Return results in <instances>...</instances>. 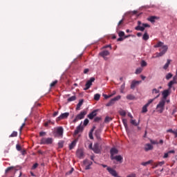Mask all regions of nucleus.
Here are the masks:
<instances>
[{
	"label": "nucleus",
	"mask_w": 177,
	"mask_h": 177,
	"mask_svg": "<svg viewBox=\"0 0 177 177\" xmlns=\"http://www.w3.org/2000/svg\"><path fill=\"white\" fill-rule=\"evenodd\" d=\"M37 167H38V163H35L33 165L32 169H35Z\"/></svg>",
	"instance_id": "obj_60"
},
{
	"label": "nucleus",
	"mask_w": 177,
	"mask_h": 177,
	"mask_svg": "<svg viewBox=\"0 0 177 177\" xmlns=\"http://www.w3.org/2000/svg\"><path fill=\"white\" fill-rule=\"evenodd\" d=\"M160 18L156 16H151L147 18V21H150L151 23H156V20H158Z\"/></svg>",
	"instance_id": "obj_16"
},
{
	"label": "nucleus",
	"mask_w": 177,
	"mask_h": 177,
	"mask_svg": "<svg viewBox=\"0 0 177 177\" xmlns=\"http://www.w3.org/2000/svg\"><path fill=\"white\" fill-rule=\"evenodd\" d=\"M169 64H171V59H167V63L163 66L165 70H167L168 67H169Z\"/></svg>",
	"instance_id": "obj_28"
},
{
	"label": "nucleus",
	"mask_w": 177,
	"mask_h": 177,
	"mask_svg": "<svg viewBox=\"0 0 177 177\" xmlns=\"http://www.w3.org/2000/svg\"><path fill=\"white\" fill-rule=\"evenodd\" d=\"M122 24H124V19H121L118 24V28H121L122 27Z\"/></svg>",
	"instance_id": "obj_32"
},
{
	"label": "nucleus",
	"mask_w": 177,
	"mask_h": 177,
	"mask_svg": "<svg viewBox=\"0 0 177 177\" xmlns=\"http://www.w3.org/2000/svg\"><path fill=\"white\" fill-rule=\"evenodd\" d=\"M131 124H132V125H135V127H138V124L136 123V120H131Z\"/></svg>",
	"instance_id": "obj_46"
},
{
	"label": "nucleus",
	"mask_w": 177,
	"mask_h": 177,
	"mask_svg": "<svg viewBox=\"0 0 177 177\" xmlns=\"http://www.w3.org/2000/svg\"><path fill=\"white\" fill-rule=\"evenodd\" d=\"M16 149H17V150H18V151H20L21 150V147L19 145H17Z\"/></svg>",
	"instance_id": "obj_58"
},
{
	"label": "nucleus",
	"mask_w": 177,
	"mask_h": 177,
	"mask_svg": "<svg viewBox=\"0 0 177 177\" xmlns=\"http://www.w3.org/2000/svg\"><path fill=\"white\" fill-rule=\"evenodd\" d=\"M109 55H110V52H109V50H104L100 53V55L104 57V59H106V56H109Z\"/></svg>",
	"instance_id": "obj_19"
},
{
	"label": "nucleus",
	"mask_w": 177,
	"mask_h": 177,
	"mask_svg": "<svg viewBox=\"0 0 177 177\" xmlns=\"http://www.w3.org/2000/svg\"><path fill=\"white\" fill-rule=\"evenodd\" d=\"M85 115H86V111H82L80 112V114H78L75 119L73 120V122L75 123L78 121H80V120H82L84 118H85Z\"/></svg>",
	"instance_id": "obj_5"
},
{
	"label": "nucleus",
	"mask_w": 177,
	"mask_h": 177,
	"mask_svg": "<svg viewBox=\"0 0 177 177\" xmlns=\"http://www.w3.org/2000/svg\"><path fill=\"white\" fill-rule=\"evenodd\" d=\"M122 122L126 131H128V120L127 119H122Z\"/></svg>",
	"instance_id": "obj_24"
},
{
	"label": "nucleus",
	"mask_w": 177,
	"mask_h": 177,
	"mask_svg": "<svg viewBox=\"0 0 177 177\" xmlns=\"http://www.w3.org/2000/svg\"><path fill=\"white\" fill-rule=\"evenodd\" d=\"M176 80H177V77H176V76H174V77H173V80H172V81L176 84Z\"/></svg>",
	"instance_id": "obj_64"
},
{
	"label": "nucleus",
	"mask_w": 177,
	"mask_h": 177,
	"mask_svg": "<svg viewBox=\"0 0 177 177\" xmlns=\"http://www.w3.org/2000/svg\"><path fill=\"white\" fill-rule=\"evenodd\" d=\"M167 132H169L170 133H175V131L172 130V129H169L167 130Z\"/></svg>",
	"instance_id": "obj_59"
},
{
	"label": "nucleus",
	"mask_w": 177,
	"mask_h": 177,
	"mask_svg": "<svg viewBox=\"0 0 177 177\" xmlns=\"http://www.w3.org/2000/svg\"><path fill=\"white\" fill-rule=\"evenodd\" d=\"M154 93L156 95H157L154 99H157L158 97H160V90H158L157 88H153L152 90V94L154 95Z\"/></svg>",
	"instance_id": "obj_20"
},
{
	"label": "nucleus",
	"mask_w": 177,
	"mask_h": 177,
	"mask_svg": "<svg viewBox=\"0 0 177 177\" xmlns=\"http://www.w3.org/2000/svg\"><path fill=\"white\" fill-rule=\"evenodd\" d=\"M169 95V90H165L162 92V96L164 99H167V97H168Z\"/></svg>",
	"instance_id": "obj_22"
},
{
	"label": "nucleus",
	"mask_w": 177,
	"mask_h": 177,
	"mask_svg": "<svg viewBox=\"0 0 177 177\" xmlns=\"http://www.w3.org/2000/svg\"><path fill=\"white\" fill-rule=\"evenodd\" d=\"M103 97H104V99H109L111 97V95H107L106 94H103Z\"/></svg>",
	"instance_id": "obj_57"
},
{
	"label": "nucleus",
	"mask_w": 177,
	"mask_h": 177,
	"mask_svg": "<svg viewBox=\"0 0 177 177\" xmlns=\"http://www.w3.org/2000/svg\"><path fill=\"white\" fill-rule=\"evenodd\" d=\"M88 149H90V150H93V144L92 143L89 144Z\"/></svg>",
	"instance_id": "obj_62"
},
{
	"label": "nucleus",
	"mask_w": 177,
	"mask_h": 177,
	"mask_svg": "<svg viewBox=\"0 0 177 177\" xmlns=\"http://www.w3.org/2000/svg\"><path fill=\"white\" fill-rule=\"evenodd\" d=\"M17 136V131H13L9 138H16Z\"/></svg>",
	"instance_id": "obj_39"
},
{
	"label": "nucleus",
	"mask_w": 177,
	"mask_h": 177,
	"mask_svg": "<svg viewBox=\"0 0 177 177\" xmlns=\"http://www.w3.org/2000/svg\"><path fill=\"white\" fill-rule=\"evenodd\" d=\"M96 115H97V111L94 110L88 115V118H89V120H93Z\"/></svg>",
	"instance_id": "obj_13"
},
{
	"label": "nucleus",
	"mask_w": 177,
	"mask_h": 177,
	"mask_svg": "<svg viewBox=\"0 0 177 177\" xmlns=\"http://www.w3.org/2000/svg\"><path fill=\"white\" fill-rule=\"evenodd\" d=\"M125 89V83H123L120 86L121 93H124V90Z\"/></svg>",
	"instance_id": "obj_35"
},
{
	"label": "nucleus",
	"mask_w": 177,
	"mask_h": 177,
	"mask_svg": "<svg viewBox=\"0 0 177 177\" xmlns=\"http://www.w3.org/2000/svg\"><path fill=\"white\" fill-rule=\"evenodd\" d=\"M120 114L122 115V117H125V115H127V112H125L124 110H122L120 111Z\"/></svg>",
	"instance_id": "obj_42"
},
{
	"label": "nucleus",
	"mask_w": 177,
	"mask_h": 177,
	"mask_svg": "<svg viewBox=\"0 0 177 177\" xmlns=\"http://www.w3.org/2000/svg\"><path fill=\"white\" fill-rule=\"evenodd\" d=\"M121 99V95H118L115 97L114 98L111 99L106 104V107H110L113 106L117 101L120 100Z\"/></svg>",
	"instance_id": "obj_6"
},
{
	"label": "nucleus",
	"mask_w": 177,
	"mask_h": 177,
	"mask_svg": "<svg viewBox=\"0 0 177 177\" xmlns=\"http://www.w3.org/2000/svg\"><path fill=\"white\" fill-rule=\"evenodd\" d=\"M15 167L12 166V167H9L6 169V174H8V172L12 171V169H14Z\"/></svg>",
	"instance_id": "obj_41"
},
{
	"label": "nucleus",
	"mask_w": 177,
	"mask_h": 177,
	"mask_svg": "<svg viewBox=\"0 0 177 177\" xmlns=\"http://www.w3.org/2000/svg\"><path fill=\"white\" fill-rule=\"evenodd\" d=\"M93 151H94L95 154H99V153H100V149H99V144H94V146L93 147Z\"/></svg>",
	"instance_id": "obj_14"
},
{
	"label": "nucleus",
	"mask_w": 177,
	"mask_h": 177,
	"mask_svg": "<svg viewBox=\"0 0 177 177\" xmlns=\"http://www.w3.org/2000/svg\"><path fill=\"white\" fill-rule=\"evenodd\" d=\"M153 162V160H148L147 162H142L141 163V165H143V167H146Z\"/></svg>",
	"instance_id": "obj_25"
},
{
	"label": "nucleus",
	"mask_w": 177,
	"mask_h": 177,
	"mask_svg": "<svg viewBox=\"0 0 177 177\" xmlns=\"http://www.w3.org/2000/svg\"><path fill=\"white\" fill-rule=\"evenodd\" d=\"M142 71H143V68H138L136 70V74H140V73H142Z\"/></svg>",
	"instance_id": "obj_37"
},
{
	"label": "nucleus",
	"mask_w": 177,
	"mask_h": 177,
	"mask_svg": "<svg viewBox=\"0 0 177 177\" xmlns=\"http://www.w3.org/2000/svg\"><path fill=\"white\" fill-rule=\"evenodd\" d=\"M77 145V140H73L69 145V150H73L75 145Z\"/></svg>",
	"instance_id": "obj_23"
},
{
	"label": "nucleus",
	"mask_w": 177,
	"mask_h": 177,
	"mask_svg": "<svg viewBox=\"0 0 177 177\" xmlns=\"http://www.w3.org/2000/svg\"><path fill=\"white\" fill-rule=\"evenodd\" d=\"M76 100H77V97L75 95H73L68 98V102H74Z\"/></svg>",
	"instance_id": "obj_31"
},
{
	"label": "nucleus",
	"mask_w": 177,
	"mask_h": 177,
	"mask_svg": "<svg viewBox=\"0 0 177 177\" xmlns=\"http://www.w3.org/2000/svg\"><path fill=\"white\" fill-rule=\"evenodd\" d=\"M64 129L62 127H59L56 129L55 133L57 138H63Z\"/></svg>",
	"instance_id": "obj_8"
},
{
	"label": "nucleus",
	"mask_w": 177,
	"mask_h": 177,
	"mask_svg": "<svg viewBox=\"0 0 177 177\" xmlns=\"http://www.w3.org/2000/svg\"><path fill=\"white\" fill-rule=\"evenodd\" d=\"M64 145V141H59L58 142V147H59V149L63 148Z\"/></svg>",
	"instance_id": "obj_33"
},
{
	"label": "nucleus",
	"mask_w": 177,
	"mask_h": 177,
	"mask_svg": "<svg viewBox=\"0 0 177 177\" xmlns=\"http://www.w3.org/2000/svg\"><path fill=\"white\" fill-rule=\"evenodd\" d=\"M171 78H172V75L171 73H168L166 75V80H171Z\"/></svg>",
	"instance_id": "obj_52"
},
{
	"label": "nucleus",
	"mask_w": 177,
	"mask_h": 177,
	"mask_svg": "<svg viewBox=\"0 0 177 177\" xmlns=\"http://www.w3.org/2000/svg\"><path fill=\"white\" fill-rule=\"evenodd\" d=\"M165 164V161L158 162L156 163V167H162Z\"/></svg>",
	"instance_id": "obj_30"
},
{
	"label": "nucleus",
	"mask_w": 177,
	"mask_h": 177,
	"mask_svg": "<svg viewBox=\"0 0 177 177\" xmlns=\"http://www.w3.org/2000/svg\"><path fill=\"white\" fill-rule=\"evenodd\" d=\"M150 25L148 24H142V21H138V26L135 28L136 31H145V28H149Z\"/></svg>",
	"instance_id": "obj_2"
},
{
	"label": "nucleus",
	"mask_w": 177,
	"mask_h": 177,
	"mask_svg": "<svg viewBox=\"0 0 177 177\" xmlns=\"http://www.w3.org/2000/svg\"><path fill=\"white\" fill-rule=\"evenodd\" d=\"M111 160H116V161H118V162H122V156H121V155H118L116 156H113L111 158Z\"/></svg>",
	"instance_id": "obj_17"
},
{
	"label": "nucleus",
	"mask_w": 177,
	"mask_h": 177,
	"mask_svg": "<svg viewBox=\"0 0 177 177\" xmlns=\"http://www.w3.org/2000/svg\"><path fill=\"white\" fill-rule=\"evenodd\" d=\"M88 136H89V138L90 139H93V133H92V132H89V133H88Z\"/></svg>",
	"instance_id": "obj_56"
},
{
	"label": "nucleus",
	"mask_w": 177,
	"mask_h": 177,
	"mask_svg": "<svg viewBox=\"0 0 177 177\" xmlns=\"http://www.w3.org/2000/svg\"><path fill=\"white\" fill-rule=\"evenodd\" d=\"M100 133H102V130L100 129H97L95 131V137L97 139V140H101Z\"/></svg>",
	"instance_id": "obj_18"
},
{
	"label": "nucleus",
	"mask_w": 177,
	"mask_h": 177,
	"mask_svg": "<svg viewBox=\"0 0 177 177\" xmlns=\"http://www.w3.org/2000/svg\"><path fill=\"white\" fill-rule=\"evenodd\" d=\"M164 107H165V100H161L156 106L158 111L162 113L164 111Z\"/></svg>",
	"instance_id": "obj_3"
},
{
	"label": "nucleus",
	"mask_w": 177,
	"mask_h": 177,
	"mask_svg": "<svg viewBox=\"0 0 177 177\" xmlns=\"http://www.w3.org/2000/svg\"><path fill=\"white\" fill-rule=\"evenodd\" d=\"M110 153H111V158H113V157H114L115 154H118V149H117L116 148H111L110 150Z\"/></svg>",
	"instance_id": "obj_15"
},
{
	"label": "nucleus",
	"mask_w": 177,
	"mask_h": 177,
	"mask_svg": "<svg viewBox=\"0 0 177 177\" xmlns=\"http://www.w3.org/2000/svg\"><path fill=\"white\" fill-rule=\"evenodd\" d=\"M127 99H128L129 100H133V99H135V97L132 95H129L127 96Z\"/></svg>",
	"instance_id": "obj_43"
},
{
	"label": "nucleus",
	"mask_w": 177,
	"mask_h": 177,
	"mask_svg": "<svg viewBox=\"0 0 177 177\" xmlns=\"http://www.w3.org/2000/svg\"><path fill=\"white\" fill-rule=\"evenodd\" d=\"M153 48H159L160 53H156L152 57V59H157V57H161L167 53L168 50V46L164 45V43L162 41H158L156 45L153 46Z\"/></svg>",
	"instance_id": "obj_1"
},
{
	"label": "nucleus",
	"mask_w": 177,
	"mask_h": 177,
	"mask_svg": "<svg viewBox=\"0 0 177 177\" xmlns=\"http://www.w3.org/2000/svg\"><path fill=\"white\" fill-rule=\"evenodd\" d=\"M45 135H46V132L41 131V132L39 133V136H45Z\"/></svg>",
	"instance_id": "obj_61"
},
{
	"label": "nucleus",
	"mask_w": 177,
	"mask_h": 177,
	"mask_svg": "<svg viewBox=\"0 0 177 177\" xmlns=\"http://www.w3.org/2000/svg\"><path fill=\"white\" fill-rule=\"evenodd\" d=\"M149 38H150V36H149V34H147V32H145V33L142 36V39L144 41H147Z\"/></svg>",
	"instance_id": "obj_29"
},
{
	"label": "nucleus",
	"mask_w": 177,
	"mask_h": 177,
	"mask_svg": "<svg viewBox=\"0 0 177 177\" xmlns=\"http://www.w3.org/2000/svg\"><path fill=\"white\" fill-rule=\"evenodd\" d=\"M154 100H156V99H151L149 100L148 102L146 104L147 106H150V104H151V103H153V102H154Z\"/></svg>",
	"instance_id": "obj_44"
},
{
	"label": "nucleus",
	"mask_w": 177,
	"mask_h": 177,
	"mask_svg": "<svg viewBox=\"0 0 177 177\" xmlns=\"http://www.w3.org/2000/svg\"><path fill=\"white\" fill-rule=\"evenodd\" d=\"M68 115H70V113L68 112L62 113L58 118H57V121H61V120H66L68 118Z\"/></svg>",
	"instance_id": "obj_9"
},
{
	"label": "nucleus",
	"mask_w": 177,
	"mask_h": 177,
	"mask_svg": "<svg viewBox=\"0 0 177 177\" xmlns=\"http://www.w3.org/2000/svg\"><path fill=\"white\" fill-rule=\"evenodd\" d=\"M53 139L52 138H42L40 140V145H52Z\"/></svg>",
	"instance_id": "obj_4"
},
{
	"label": "nucleus",
	"mask_w": 177,
	"mask_h": 177,
	"mask_svg": "<svg viewBox=\"0 0 177 177\" xmlns=\"http://www.w3.org/2000/svg\"><path fill=\"white\" fill-rule=\"evenodd\" d=\"M82 131H84V127L80 124L75 130L74 135H78V133H80V132H82Z\"/></svg>",
	"instance_id": "obj_12"
},
{
	"label": "nucleus",
	"mask_w": 177,
	"mask_h": 177,
	"mask_svg": "<svg viewBox=\"0 0 177 177\" xmlns=\"http://www.w3.org/2000/svg\"><path fill=\"white\" fill-rule=\"evenodd\" d=\"M102 120L101 118L100 117H96L94 118V122H99V121H100Z\"/></svg>",
	"instance_id": "obj_50"
},
{
	"label": "nucleus",
	"mask_w": 177,
	"mask_h": 177,
	"mask_svg": "<svg viewBox=\"0 0 177 177\" xmlns=\"http://www.w3.org/2000/svg\"><path fill=\"white\" fill-rule=\"evenodd\" d=\"M24 127H26V122H24L21 127L19 128V132H21V131H23V128H24Z\"/></svg>",
	"instance_id": "obj_54"
},
{
	"label": "nucleus",
	"mask_w": 177,
	"mask_h": 177,
	"mask_svg": "<svg viewBox=\"0 0 177 177\" xmlns=\"http://www.w3.org/2000/svg\"><path fill=\"white\" fill-rule=\"evenodd\" d=\"M84 165H89L91 167V165H92V164H93V162H92V161H90L88 159H86L84 160Z\"/></svg>",
	"instance_id": "obj_26"
},
{
	"label": "nucleus",
	"mask_w": 177,
	"mask_h": 177,
	"mask_svg": "<svg viewBox=\"0 0 177 177\" xmlns=\"http://www.w3.org/2000/svg\"><path fill=\"white\" fill-rule=\"evenodd\" d=\"M92 82H95V77H91L90 80L86 82L84 90L88 91V89L92 86Z\"/></svg>",
	"instance_id": "obj_7"
},
{
	"label": "nucleus",
	"mask_w": 177,
	"mask_h": 177,
	"mask_svg": "<svg viewBox=\"0 0 177 177\" xmlns=\"http://www.w3.org/2000/svg\"><path fill=\"white\" fill-rule=\"evenodd\" d=\"M169 153L167 152V153H165V154H164V156H163V158H168V156H169Z\"/></svg>",
	"instance_id": "obj_63"
},
{
	"label": "nucleus",
	"mask_w": 177,
	"mask_h": 177,
	"mask_svg": "<svg viewBox=\"0 0 177 177\" xmlns=\"http://www.w3.org/2000/svg\"><path fill=\"white\" fill-rule=\"evenodd\" d=\"M118 35H119V37H122L125 35V32L120 31V32H119Z\"/></svg>",
	"instance_id": "obj_55"
},
{
	"label": "nucleus",
	"mask_w": 177,
	"mask_h": 177,
	"mask_svg": "<svg viewBox=\"0 0 177 177\" xmlns=\"http://www.w3.org/2000/svg\"><path fill=\"white\" fill-rule=\"evenodd\" d=\"M111 120H113V119H111V118L106 116L105 118L104 122H110V121H111Z\"/></svg>",
	"instance_id": "obj_47"
},
{
	"label": "nucleus",
	"mask_w": 177,
	"mask_h": 177,
	"mask_svg": "<svg viewBox=\"0 0 177 177\" xmlns=\"http://www.w3.org/2000/svg\"><path fill=\"white\" fill-rule=\"evenodd\" d=\"M147 107H149V106L145 104L142 107V113H147Z\"/></svg>",
	"instance_id": "obj_34"
},
{
	"label": "nucleus",
	"mask_w": 177,
	"mask_h": 177,
	"mask_svg": "<svg viewBox=\"0 0 177 177\" xmlns=\"http://www.w3.org/2000/svg\"><path fill=\"white\" fill-rule=\"evenodd\" d=\"M76 154L78 158H82V157H84V151L81 149L77 150Z\"/></svg>",
	"instance_id": "obj_21"
},
{
	"label": "nucleus",
	"mask_w": 177,
	"mask_h": 177,
	"mask_svg": "<svg viewBox=\"0 0 177 177\" xmlns=\"http://www.w3.org/2000/svg\"><path fill=\"white\" fill-rule=\"evenodd\" d=\"M49 124H53V122L50 120H48L44 123V127H48Z\"/></svg>",
	"instance_id": "obj_49"
},
{
	"label": "nucleus",
	"mask_w": 177,
	"mask_h": 177,
	"mask_svg": "<svg viewBox=\"0 0 177 177\" xmlns=\"http://www.w3.org/2000/svg\"><path fill=\"white\" fill-rule=\"evenodd\" d=\"M73 172H74V168H71L69 171H67L66 175H71V174H73Z\"/></svg>",
	"instance_id": "obj_51"
},
{
	"label": "nucleus",
	"mask_w": 177,
	"mask_h": 177,
	"mask_svg": "<svg viewBox=\"0 0 177 177\" xmlns=\"http://www.w3.org/2000/svg\"><path fill=\"white\" fill-rule=\"evenodd\" d=\"M174 84L176 83L174 82V80L170 81L168 84L169 88L171 89V88H172V85H174Z\"/></svg>",
	"instance_id": "obj_36"
},
{
	"label": "nucleus",
	"mask_w": 177,
	"mask_h": 177,
	"mask_svg": "<svg viewBox=\"0 0 177 177\" xmlns=\"http://www.w3.org/2000/svg\"><path fill=\"white\" fill-rule=\"evenodd\" d=\"M100 94L97 93L94 95V100L97 101V100H100Z\"/></svg>",
	"instance_id": "obj_40"
},
{
	"label": "nucleus",
	"mask_w": 177,
	"mask_h": 177,
	"mask_svg": "<svg viewBox=\"0 0 177 177\" xmlns=\"http://www.w3.org/2000/svg\"><path fill=\"white\" fill-rule=\"evenodd\" d=\"M150 143H151V145H158V141L154 140H150Z\"/></svg>",
	"instance_id": "obj_48"
},
{
	"label": "nucleus",
	"mask_w": 177,
	"mask_h": 177,
	"mask_svg": "<svg viewBox=\"0 0 177 177\" xmlns=\"http://www.w3.org/2000/svg\"><path fill=\"white\" fill-rule=\"evenodd\" d=\"M88 124H89V120L85 119L84 121V127H86V125H88Z\"/></svg>",
	"instance_id": "obj_53"
},
{
	"label": "nucleus",
	"mask_w": 177,
	"mask_h": 177,
	"mask_svg": "<svg viewBox=\"0 0 177 177\" xmlns=\"http://www.w3.org/2000/svg\"><path fill=\"white\" fill-rule=\"evenodd\" d=\"M56 84H57V80H55L54 82H53L50 84V88H53V86H56Z\"/></svg>",
	"instance_id": "obj_45"
},
{
	"label": "nucleus",
	"mask_w": 177,
	"mask_h": 177,
	"mask_svg": "<svg viewBox=\"0 0 177 177\" xmlns=\"http://www.w3.org/2000/svg\"><path fill=\"white\" fill-rule=\"evenodd\" d=\"M153 149H154V147L150 143L145 144L144 147L145 151H150V150H153Z\"/></svg>",
	"instance_id": "obj_11"
},
{
	"label": "nucleus",
	"mask_w": 177,
	"mask_h": 177,
	"mask_svg": "<svg viewBox=\"0 0 177 177\" xmlns=\"http://www.w3.org/2000/svg\"><path fill=\"white\" fill-rule=\"evenodd\" d=\"M140 64L141 67H146L147 66V62L145 60H142Z\"/></svg>",
	"instance_id": "obj_38"
},
{
	"label": "nucleus",
	"mask_w": 177,
	"mask_h": 177,
	"mask_svg": "<svg viewBox=\"0 0 177 177\" xmlns=\"http://www.w3.org/2000/svg\"><path fill=\"white\" fill-rule=\"evenodd\" d=\"M82 103H84V100H80V102L77 104L76 110H80V109L81 108V106H82Z\"/></svg>",
	"instance_id": "obj_27"
},
{
	"label": "nucleus",
	"mask_w": 177,
	"mask_h": 177,
	"mask_svg": "<svg viewBox=\"0 0 177 177\" xmlns=\"http://www.w3.org/2000/svg\"><path fill=\"white\" fill-rule=\"evenodd\" d=\"M142 81H136V80H133L131 84V89H135L139 84H141Z\"/></svg>",
	"instance_id": "obj_10"
}]
</instances>
